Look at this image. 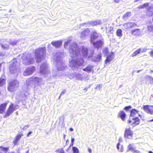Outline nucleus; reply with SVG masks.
<instances>
[{"instance_id":"obj_1","label":"nucleus","mask_w":153,"mask_h":153,"mask_svg":"<svg viewBox=\"0 0 153 153\" xmlns=\"http://www.w3.org/2000/svg\"><path fill=\"white\" fill-rule=\"evenodd\" d=\"M46 49L45 47L38 48L35 50L36 59L37 62H41L43 57V55H45Z\"/></svg>"},{"instance_id":"obj_2","label":"nucleus","mask_w":153,"mask_h":153,"mask_svg":"<svg viewBox=\"0 0 153 153\" xmlns=\"http://www.w3.org/2000/svg\"><path fill=\"white\" fill-rule=\"evenodd\" d=\"M19 82L16 79L13 80L8 82L7 89L8 91L11 92L14 91L16 88L19 86Z\"/></svg>"},{"instance_id":"obj_3","label":"nucleus","mask_w":153,"mask_h":153,"mask_svg":"<svg viewBox=\"0 0 153 153\" xmlns=\"http://www.w3.org/2000/svg\"><path fill=\"white\" fill-rule=\"evenodd\" d=\"M16 110V108L13 104L12 103H11L7 108L5 114L4 115V117L6 118L9 117L10 115H11Z\"/></svg>"},{"instance_id":"obj_4","label":"nucleus","mask_w":153,"mask_h":153,"mask_svg":"<svg viewBox=\"0 0 153 153\" xmlns=\"http://www.w3.org/2000/svg\"><path fill=\"white\" fill-rule=\"evenodd\" d=\"M128 122L133 127H134L140 124V120L138 117H136L132 118H129Z\"/></svg>"},{"instance_id":"obj_5","label":"nucleus","mask_w":153,"mask_h":153,"mask_svg":"<svg viewBox=\"0 0 153 153\" xmlns=\"http://www.w3.org/2000/svg\"><path fill=\"white\" fill-rule=\"evenodd\" d=\"M84 62L83 59L82 58L77 59L76 60L72 59L70 62V63L73 67L80 66L83 65Z\"/></svg>"},{"instance_id":"obj_6","label":"nucleus","mask_w":153,"mask_h":153,"mask_svg":"<svg viewBox=\"0 0 153 153\" xmlns=\"http://www.w3.org/2000/svg\"><path fill=\"white\" fill-rule=\"evenodd\" d=\"M133 131L131 130L130 128H126L125 129L124 134L125 138L127 139H131L133 137Z\"/></svg>"},{"instance_id":"obj_7","label":"nucleus","mask_w":153,"mask_h":153,"mask_svg":"<svg viewBox=\"0 0 153 153\" xmlns=\"http://www.w3.org/2000/svg\"><path fill=\"white\" fill-rule=\"evenodd\" d=\"M143 110L147 113L153 114V105H143Z\"/></svg>"},{"instance_id":"obj_8","label":"nucleus","mask_w":153,"mask_h":153,"mask_svg":"<svg viewBox=\"0 0 153 153\" xmlns=\"http://www.w3.org/2000/svg\"><path fill=\"white\" fill-rule=\"evenodd\" d=\"M35 70V67L32 66L28 68L24 72V76H28L32 74Z\"/></svg>"},{"instance_id":"obj_9","label":"nucleus","mask_w":153,"mask_h":153,"mask_svg":"<svg viewBox=\"0 0 153 153\" xmlns=\"http://www.w3.org/2000/svg\"><path fill=\"white\" fill-rule=\"evenodd\" d=\"M137 25L134 22H127L125 23L123 25L125 29L126 30L130 29L136 26Z\"/></svg>"},{"instance_id":"obj_10","label":"nucleus","mask_w":153,"mask_h":153,"mask_svg":"<svg viewBox=\"0 0 153 153\" xmlns=\"http://www.w3.org/2000/svg\"><path fill=\"white\" fill-rule=\"evenodd\" d=\"M17 68L14 64L11 65L9 67V73L11 74H14L17 73Z\"/></svg>"},{"instance_id":"obj_11","label":"nucleus","mask_w":153,"mask_h":153,"mask_svg":"<svg viewBox=\"0 0 153 153\" xmlns=\"http://www.w3.org/2000/svg\"><path fill=\"white\" fill-rule=\"evenodd\" d=\"M126 116V113L123 110H120L117 115V117L120 118L123 121H124L125 120Z\"/></svg>"},{"instance_id":"obj_12","label":"nucleus","mask_w":153,"mask_h":153,"mask_svg":"<svg viewBox=\"0 0 153 153\" xmlns=\"http://www.w3.org/2000/svg\"><path fill=\"white\" fill-rule=\"evenodd\" d=\"M114 58V53L113 52H111L110 54L108 55L106 57V59L105 60V63H109Z\"/></svg>"},{"instance_id":"obj_13","label":"nucleus","mask_w":153,"mask_h":153,"mask_svg":"<svg viewBox=\"0 0 153 153\" xmlns=\"http://www.w3.org/2000/svg\"><path fill=\"white\" fill-rule=\"evenodd\" d=\"M131 33L132 35L139 36L141 33V30L140 29L137 28L131 31Z\"/></svg>"},{"instance_id":"obj_14","label":"nucleus","mask_w":153,"mask_h":153,"mask_svg":"<svg viewBox=\"0 0 153 153\" xmlns=\"http://www.w3.org/2000/svg\"><path fill=\"white\" fill-rule=\"evenodd\" d=\"M7 105V103L5 102L0 105V114H2L5 111Z\"/></svg>"},{"instance_id":"obj_15","label":"nucleus","mask_w":153,"mask_h":153,"mask_svg":"<svg viewBox=\"0 0 153 153\" xmlns=\"http://www.w3.org/2000/svg\"><path fill=\"white\" fill-rule=\"evenodd\" d=\"M52 45L55 47L56 48H59L62 45V41H53L51 42Z\"/></svg>"},{"instance_id":"obj_16","label":"nucleus","mask_w":153,"mask_h":153,"mask_svg":"<svg viewBox=\"0 0 153 153\" xmlns=\"http://www.w3.org/2000/svg\"><path fill=\"white\" fill-rule=\"evenodd\" d=\"M103 44V42L100 40L93 43L94 46L97 49L100 47H101Z\"/></svg>"},{"instance_id":"obj_17","label":"nucleus","mask_w":153,"mask_h":153,"mask_svg":"<svg viewBox=\"0 0 153 153\" xmlns=\"http://www.w3.org/2000/svg\"><path fill=\"white\" fill-rule=\"evenodd\" d=\"M138 113V111L133 109L131 110V111L129 118H134L135 115Z\"/></svg>"},{"instance_id":"obj_18","label":"nucleus","mask_w":153,"mask_h":153,"mask_svg":"<svg viewBox=\"0 0 153 153\" xmlns=\"http://www.w3.org/2000/svg\"><path fill=\"white\" fill-rule=\"evenodd\" d=\"M46 64L43 63L41 65L40 68V72L43 74L44 71L47 69V66Z\"/></svg>"},{"instance_id":"obj_19","label":"nucleus","mask_w":153,"mask_h":153,"mask_svg":"<svg viewBox=\"0 0 153 153\" xmlns=\"http://www.w3.org/2000/svg\"><path fill=\"white\" fill-rule=\"evenodd\" d=\"M93 66L91 65H88L85 68L83 69V70L84 71H86L88 72H90L91 71H94L92 69Z\"/></svg>"},{"instance_id":"obj_20","label":"nucleus","mask_w":153,"mask_h":153,"mask_svg":"<svg viewBox=\"0 0 153 153\" xmlns=\"http://www.w3.org/2000/svg\"><path fill=\"white\" fill-rule=\"evenodd\" d=\"M128 149L129 150L131 151H133L134 152H136L139 153H140V151L138 150H135V149L134 148H133L132 146V144H129L128 146Z\"/></svg>"},{"instance_id":"obj_21","label":"nucleus","mask_w":153,"mask_h":153,"mask_svg":"<svg viewBox=\"0 0 153 153\" xmlns=\"http://www.w3.org/2000/svg\"><path fill=\"white\" fill-rule=\"evenodd\" d=\"M102 59V56L101 53H100L95 57L94 61L96 62H100Z\"/></svg>"},{"instance_id":"obj_22","label":"nucleus","mask_w":153,"mask_h":153,"mask_svg":"<svg viewBox=\"0 0 153 153\" xmlns=\"http://www.w3.org/2000/svg\"><path fill=\"white\" fill-rule=\"evenodd\" d=\"M82 53L83 56H87L88 55V49L83 48L82 50Z\"/></svg>"},{"instance_id":"obj_23","label":"nucleus","mask_w":153,"mask_h":153,"mask_svg":"<svg viewBox=\"0 0 153 153\" xmlns=\"http://www.w3.org/2000/svg\"><path fill=\"white\" fill-rule=\"evenodd\" d=\"M131 16V12H127L123 16V18L124 19H126L130 17Z\"/></svg>"},{"instance_id":"obj_24","label":"nucleus","mask_w":153,"mask_h":153,"mask_svg":"<svg viewBox=\"0 0 153 153\" xmlns=\"http://www.w3.org/2000/svg\"><path fill=\"white\" fill-rule=\"evenodd\" d=\"M141 52V49H138L133 52L131 55V56L132 57L136 56L138 54L140 53Z\"/></svg>"},{"instance_id":"obj_25","label":"nucleus","mask_w":153,"mask_h":153,"mask_svg":"<svg viewBox=\"0 0 153 153\" xmlns=\"http://www.w3.org/2000/svg\"><path fill=\"white\" fill-rule=\"evenodd\" d=\"M147 31L149 33H153V25H149L147 26Z\"/></svg>"},{"instance_id":"obj_26","label":"nucleus","mask_w":153,"mask_h":153,"mask_svg":"<svg viewBox=\"0 0 153 153\" xmlns=\"http://www.w3.org/2000/svg\"><path fill=\"white\" fill-rule=\"evenodd\" d=\"M6 83V79L3 78L2 77L0 78V87L3 86Z\"/></svg>"},{"instance_id":"obj_27","label":"nucleus","mask_w":153,"mask_h":153,"mask_svg":"<svg viewBox=\"0 0 153 153\" xmlns=\"http://www.w3.org/2000/svg\"><path fill=\"white\" fill-rule=\"evenodd\" d=\"M26 60L28 65L32 64L34 62L33 58H30V59L27 58Z\"/></svg>"},{"instance_id":"obj_28","label":"nucleus","mask_w":153,"mask_h":153,"mask_svg":"<svg viewBox=\"0 0 153 153\" xmlns=\"http://www.w3.org/2000/svg\"><path fill=\"white\" fill-rule=\"evenodd\" d=\"M116 34L118 36H122V30L121 29H118L116 31Z\"/></svg>"},{"instance_id":"obj_29","label":"nucleus","mask_w":153,"mask_h":153,"mask_svg":"<svg viewBox=\"0 0 153 153\" xmlns=\"http://www.w3.org/2000/svg\"><path fill=\"white\" fill-rule=\"evenodd\" d=\"M88 33V31L86 30H84L81 33V36L83 37L85 36Z\"/></svg>"},{"instance_id":"obj_30","label":"nucleus","mask_w":153,"mask_h":153,"mask_svg":"<svg viewBox=\"0 0 153 153\" xmlns=\"http://www.w3.org/2000/svg\"><path fill=\"white\" fill-rule=\"evenodd\" d=\"M23 134H19L17 135L15 137V140L16 141H17L18 140H20L21 138L23 136Z\"/></svg>"},{"instance_id":"obj_31","label":"nucleus","mask_w":153,"mask_h":153,"mask_svg":"<svg viewBox=\"0 0 153 153\" xmlns=\"http://www.w3.org/2000/svg\"><path fill=\"white\" fill-rule=\"evenodd\" d=\"M32 80V78H28L26 81V83L27 85L29 86L30 85V84L31 83V81Z\"/></svg>"},{"instance_id":"obj_32","label":"nucleus","mask_w":153,"mask_h":153,"mask_svg":"<svg viewBox=\"0 0 153 153\" xmlns=\"http://www.w3.org/2000/svg\"><path fill=\"white\" fill-rule=\"evenodd\" d=\"M8 149L9 148L8 147H3L2 146H0V151H1L3 152H7Z\"/></svg>"},{"instance_id":"obj_33","label":"nucleus","mask_w":153,"mask_h":153,"mask_svg":"<svg viewBox=\"0 0 153 153\" xmlns=\"http://www.w3.org/2000/svg\"><path fill=\"white\" fill-rule=\"evenodd\" d=\"M72 150L73 153H79V150L77 147H73Z\"/></svg>"},{"instance_id":"obj_34","label":"nucleus","mask_w":153,"mask_h":153,"mask_svg":"<svg viewBox=\"0 0 153 153\" xmlns=\"http://www.w3.org/2000/svg\"><path fill=\"white\" fill-rule=\"evenodd\" d=\"M149 3H145L140 6V8L142 9L148 7L149 5Z\"/></svg>"},{"instance_id":"obj_35","label":"nucleus","mask_w":153,"mask_h":153,"mask_svg":"<svg viewBox=\"0 0 153 153\" xmlns=\"http://www.w3.org/2000/svg\"><path fill=\"white\" fill-rule=\"evenodd\" d=\"M109 29L108 30L106 29L107 30V32L108 33H112L111 32L113 30L114 28L111 26H110L109 27Z\"/></svg>"},{"instance_id":"obj_36","label":"nucleus","mask_w":153,"mask_h":153,"mask_svg":"<svg viewBox=\"0 0 153 153\" xmlns=\"http://www.w3.org/2000/svg\"><path fill=\"white\" fill-rule=\"evenodd\" d=\"M35 81L36 83H39L41 82L42 81V79L38 77L35 78Z\"/></svg>"},{"instance_id":"obj_37","label":"nucleus","mask_w":153,"mask_h":153,"mask_svg":"<svg viewBox=\"0 0 153 153\" xmlns=\"http://www.w3.org/2000/svg\"><path fill=\"white\" fill-rule=\"evenodd\" d=\"M103 52L106 54H107L109 53L108 49V48H105L103 50Z\"/></svg>"},{"instance_id":"obj_38","label":"nucleus","mask_w":153,"mask_h":153,"mask_svg":"<svg viewBox=\"0 0 153 153\" xmlns=\"http://www.w3.org/2000/svg\"><path fill=\"white\" fill-rule=\"evenodd\" d=\"M1 46L3 49H7L9 48V46L8 45H4L3 44H1Z\"/></svg>"},{"instance_id":"obj_39","label":"nucleus","mask_w":153,"mask_h":153,"mask_svg":"<svg viewBox=\"0 0 153 153\" xmlns=\"http://www.w3.org/2000/svg\"><path fill=\"white\" fill-rule=\"evenodd\" d=\"M131 105H128V106H126L125 107L124 109L126 111H128V110L131 109Z\"/></svg>"},{"instance_id":"obj_40","label":"nucleus","mask_w":153,"mask_h":153,"mask_svg":"<svg viewBox=\"0 0 153 153\" xmlns=\"http://www.w3.org/2000/svg\"><path fill=\"white\" fill-rule=\"evenodd\" d=\"M59 153H65L64 151L63 148L59 149L58 150Z\"/></svg>"},{"instance_id":"obj_41","label":"nucleus","mask_w":153,"mask_h":153,"mask_svg":"<svg viewBox=\"0 0 153 153\" xmlns=\"http://www.w3.org/2000/svg\"><path fill=\"white\" fill-rule=\"evenodd\" d=\"M150 56L152 57H153V50H152L149 53Z\"/></svg>"},{"instance_id":"obj_42","label":"nucleus","mask_w":153,"mask_h":153,"mask_svg":"<svg viewBox=\"0 0 153 153\" xmlns=\"http://www.w3.org/2000/svg\"><path fill=\"white\" fill-rule=\"evenodd\" d=\"M32 132L31 131H29L27 134V137H29L30 135L32 134Z\"/></svg>"},{"instance_id":"obj_43","label":"nucleus","mask_w":153,"mask_h":153,"mask_svg":"<svg viewBox=\"0 0 153 153\" xmlns=\"http://www.w3.org/2000/svg\"><path fill=\"white\" fill-rule=\"evenodd\" d=\"M113 1L115 3H118L120 1V0H113Z\"/></svg>"},{"instance_id":"obj_44","label":"nucleus","mask_w":153,"mask_h":153,"mask_svg":"<svg viewBox=\"0 0 153 153\" xmlns=\"http://www.w3.org/2000/svg\"><path fill=\"white\" fill-rule=\"evenodd\" d=\"M65 90H64V91H62V92H61V94H60V95H62L63 94H64L65 92Z\"/></svg>"},{"instance_id":"obj_45","label":"nucleus","mask_w":153,"mask_h":153,"mask_svg":"<svg viewBox=\"0 0 153 153\" xmlns=\"http://www.w3.org/2000/svg\"><path fill=\"white\" fill-rule=\"evenodd\" d=\"M120 145V143L119 142L117 144V148L118 149V150L119 149Z\"/></svg>"},{"instance_id":"obj_46","label":"nucleus","mask_w":153,"mask_h":153,"mask_svg":"<svg viewBox=\"0 0 153 153\" xmlns=\"http://www.w3.org/2000/svg\"><path fill=\"white\" fill-rule=\"evenodd\" d=\"M88 152H89L90 153H92L91 149H90V148H88Z\"/></svg>"},{"instance_id":"obj_47","label":"nucleus","mask_w":153,"mask_h":153,"mask_svg":"<svg viewBox=\"0 0 153 153\" xmlns=\"http://www.w3.org/2000/svg\"><path fill=\"white\" fill-rule=\"evenodd\" d=\"M74 141V138H72L71 140V143H73Z\"/></svg>"},{"instance_id":"obj_48","label":"nucleus","mask_w":153,"mask_h":153,"mask_svg":"<svg viewBox=\"0 0 153 153\" xmlns=\"http://www.w3.org/2000/svg\"><path fill=\"white\" fill-rule=\"evenodd\" d=\"M69 130L71 131H72L73 130V129L71 128H69Z\"/></svg>"},{"instance_id":"obj_49","label":"nucleus","mask_w":153,"mask_h":153,"mask_svg":"<svg viewBox=\"0 0 153 153\" xmlns=\"http://www.w3.org/2000/svg\"><path fill=\"white\" fill-rule=\"evenodd\" d=\"M73 144H74L73 143H71V144L70 145V147L71 146H73Z\"/></svg>"},{"instance_id":"obj_50","label":"nucleus","mask_w":153,"mask_h":153,"mask_svg":"<svg viewBox=\"0 0 153 153\" xmlns=\"http://www.w3.org/2000/svg\"><path fill=\"white\" fill-rule=\"evenodd\" d=\"M84 90L85 91H87L88 89L87 88H85L84 89Z\"/></svg>"},{"instance_id":"obj_51","label":"nucleus","mask_w":153,"mask_h":153,"mask_svg":"<svg viewBox=\"0 0 153 153\" xmlns=\"http://www.w3.org/2000/svg\"><path fill=\"white\" fill-rule=\"evenodd\" d=\"M140 0H135L134 1V2H137L139 1H140Z\"/></svg>"},{"instance_id":"obj_52","label":"nucleus","mask_w":153,"mask_h":153,"mask_svg":"<svg viewBox=\"0 0 153 153\" xmlns=\"http://www.w3.org/2000/svg\"><path fill=\"white\" fill-rule=\"evenodd\" d=\"M149 153H153V152L151 151H149Z\"/></svg>"},{"instance_id":"obj_53","label":"nucleus","mask_w":153,"mask_h":153,"mask_svg":"<svg viewBox=\"0 0 153 153\" xmlns=\"http://www.w3.org/2000/svg\"><path fill=\"white\" fill-rule=\"evenodd\" d=\"M149 121L150 122H152V121H153V119H152L151 120H150Z\"/></svg>"},{"instance_id":"obj_54","label":"nucleus","mask_w":153,"mask_h":153,"mask_svg":"<svg viewBox=\"0 0 153 153\" xmlns=\"http://www.w3.org/2000/svg\"><path fill=\"white\" fill-rule=\"evenodd\" d=\"M150 78L151 79V80L153 81V78H152L151 77H150Z\"/></svg>"},{"instance_id":"obj_55","label":"nucleus","mask_w":153,"mask_h":153,"mask_svg":"<svg viewBox=\"0 0 153 153\" xmlns=\"http://www.w3.org/2000/svg\"><path fill=\"white\" fill-rule=\"evenodd\" d=\"M66 45H67V43H66Z\"/></svg>"},{"instance_id":"obj_56","label":"nucleus","mask_w":153,"mask_h":153,"mask_svg":"<svg viewBox=\"0 0 153 153\" xmlns=\"http://www.w3.org/2000/svg\"><path fill=\"white\" fill-rule=\"evenodd\" d=\"M139 71H137V72H139Z\"/></svg>"},{"instance_id":"obj_57","label":"nucleus","mask_w":153,"mask_h":153,"mask_svg":"<svg viewBox=\"0 0 153 153\" xmlns=\"http://www.w3.org/2000/svg\"><path fill=\"white\" fill-rule=\"evenodd\" d=\"M152 22H153V19L152 20Z\"/></svg>"}]
</instances>
